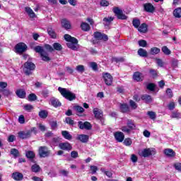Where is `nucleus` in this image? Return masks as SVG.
I'll use <instances>...</instances> for the list:
<instances>
[{"instance_id": "obj_61", "label": "nucleus", "mask_w": 181, "mask_h": 181, "mask_svg": "<svg viewBox=\"0 0 181 181\" xmlns=\"http://www.w3.org/2000/svg\"><path fill=\"white\" fill-rule=\"evenodd\" d=\"M168 110H170V111L175 110V102H170L168 105Z\"/></svg>"}, {"instance_id": "obj_59", "label": "nucleus", "mask_w": 181, "mask_h": 181, "mask_svg": "<svg viewBox=\"0 0 181 181\" xmlns=\"http://www.w3.org/2000/svg\"><path fill=\"white\" fill-rule=\"evenodd\" d=\"M166 94L169 98H172V97H173V92H172L171 88H168L166 90Z\"/></svg>"}, {"instance_id": "obj_31", "label": "nucleus", "mask_w": 181, "mask_h": 181, "mask_svg": "<svg viewBox=\"0 0 181 181\" xmlns=\"http://www.w3.org/2000/svg\"><path fill=\"white\" fill-rule=\"evenodd\" d=\"M60 142H62V138L60 137H54L52 140V144L54 146H59V145H60Z\"/></svg>"}, {"instance_id": "obj_46", "label": "nucleus", "mask_w": 181, "mask_h": 181, "mask_svg": "<svg viewBox=\"0 0 181 181\" xmlns=\"http://www.w3.org/2000/svg\"><path fill=\"white\" fill-rule=\"evenodd\" d=\"M89 66L93 71H97V70H98V65L95 62H90Z\"/></svg>"}, {"instance_id": "obj_7", "label": "nucleus", "mask_w": 181, "mask_h": 181, "mask_svg": "<svg viewBox=\"0 0 181 181\" xmlns=\"http://www.w3.org/2000/svg\"><path fill=\"white\" fill-rule=\"evenodd\" d=\"M156 153V151H155V148H145L139 153V155L140 156H143V158H148V156L155 155Z\"/></svg>"}, {"instance_id": "obj_63", "label": "nucleus", "mask_w": 181, "mask_h": 181, "mask_svg": "<svg viewBox=\"0 0 181 181\" xmlns=\"http://www.w3.org/2000/svg\"><path fill=\"white\" fill-rule=\"evenodd\" d=\"M71 158H74V159H76V158H78V153L76 151H74L71 153Z\"/></svg>"}, {"instance_id": "obj_53", "label": "nucleus", "mask_w": 181, "mask_h": 181, "mask_svg": "<svg viewBox=\"0 0 181 181\" xmlns=\"http://www.w3.org/2000/svg\"><path fill=\"white\" fill-rule=\"evenodd\" d=\"M129 105H130V107H132V108H133V110H136V108H138V105L136 104V103H135L132 100H130Z\"/></svg>"}, {"instance_id": "obj_43", "label": "nucleus", "mask_w": 181, "mask_h": 181, "mask_svg": "<svg viewBox=\"0 0 181 181\" xmlns=\"http://www.w3.org/2000/svg\"><path fill=\"white\" fill-rule=\"evenodd\" d=\"M25 155L28 159H33L36 156L35 152L32 151H27Z\"/></svg>"}, {"instance_id": "obj_29", "label": "nucleus", "mask_w": 181, "mask_h": 181, "mask_svg": "<svg viewBox=\"0 0 181 181\" xmlns=\"http://www.w3.org/2000/svg\"><path fill=\"white\" fill-rule=\"evenodd\" d=\"M137 53L141 57H148V52L144 48H139Z\"/></svg>"}, {"instance_id": "obj_39", "label": "nucleus", "mask_w": 181, "mask_h": 181, "mask_svg": "<svg viewBox=\"0 0 181 181\" xmlns=\"http://www.w3.org/2000/svg\"><path fill=\"white\" fill-rule=\"evenodd\" d=\"M127 127L128 128L132 131V129H135L136 126H135V124H134V122L131 119L127 120Z\"/></svg>"}, {"instance_id": "obj_21", "label": "nucleus", "mask_w": 181, "mask_h": 181, "mask_svg": "<svg viewBox=\"0 0 181 181\" xmlns=\"http://www.w3.org/2000/svg\"><path fill=\"white\" fill-rule=\"evenodd\" d=\"M141 100L146 103V104H149L153 101V99L152 98V96L148 95V94H144L142 95L141 97Z\"/></svg>"}, {"instance_id": "obj_19", "label": "nucleus", "mask_w": 181, "mask_h": 181, "mask_svg": "<svg viewBox=\"0 0 181 181\" xmlns=\"http://www.w3.org/2000/svg\"><path fill=\"white\" fill-rule=\"evenodd\" d=\"M13 179L16 181L23 180V174L19 172H15L12 174Z\"/></svg>"}, {"instance_id": "obj_15", "label": "nucleus", "mask_w": 181, "mask_h": 181, "mask_svg": "<svg viewBox=\"0 0 181 181\" xmlns=\"http://www.w3.org/2000/svg\"><path fill=\"white\" fill-rule=\"evenodd\" d=\"M144 8L146 12H149L150 13H153V12H155V6L151 3L144 4Z\"/></svg>"}, {"instance_id": "obj_23", "label": "nucleus", "mask_w": 181, "mask_h": 181, "mask_svg": "<svg viewBox=\"0 0 181 181\" xmlns=\"http://www.w3.org/2000/svg\"><path fill=\"white\" fill-rule=\"evenodd\" d=\"M25 11L26 13L28 15L29 18H36V13H35V12L33 11V10H32V8H30V7H25Z\"/></svg>"}, {"instance_id": "obj_2", "label": "nucleus", "mask_w": 181, "mask_h": 181, "mask_svg": "<svg viewBox=\"0 0 181 181\" xmlns=\"http://www.w3.org/2000/svg\"><path fill=\"white\" fill-rule=\"evenodd\" d=\"M34 50L36 53H39L43 62H50L51 59L50 57H49V52L45 50V48H43V47L37 45L34 47Z\"/></svg>"}, {"instance_id": "obj_51", "label": "nucleus", "mask_w": 181, "mask_h": 181, "mask_svg": "<svg viewBox=\"0 0 181 181\" xmlns=\"http://www.w3.org/2000/svg\"><path fill=\"white\" fill-rule=\"evenodd\" d=\"M138 43L139 46H140L141 47H146V45H148L145 40H141L139 41Z\"/></svg>"}, {"instance_id": "obj_58", "label": "nucleus", "mask_w": 181, "mask_h": 181, "mask_svg": "<svg viewBox=\"0 0 181 181\" xmlns=\"http://www.w3.org/2000/svg\"><path fill=\"white\" fill-rule=\"evenodd\" d=\"M24 110H25V111H28V112H30V111L33 110V106L32 105H24Z\"/></svg>"}, {"instance_id": "obj_5", "label": "nucleus", "mask_w": 181, "mask_h": 181, "mask_svg": "<svg viewBox=\"0 0 181 181\" xmlns=\"http://www.w3.org/2000/svg\"><path fill=\"white\" fill-rule=\"evenodd\" d=\"M52 46L53 47H52L49 44H47V45H45L44 47L45 50H47V52H53L54 50H57V52H60L63 50V46H62L60 43L54 42L52 45Z\"/></svg>"}, {"instance_id": "obj_40", "label": "nucleus", "mask_w": 181, "mask_h": 181, "mask_svg": "<svg viewBox=\"0 0 181 181\" xmlns=\"http://www.w3.org/2000/svg\"><path fill=\"white\" fill-rule=\"evenodd\" d=\"M74 110L78 114H83L84 112V108L80 105H76L74 107Z\"/></svg>"}, {"instance_id": "obj_30", "label": "nucleus", "mask_w": 181, "mask_h": 181, "mask_svg": "<svg viewBox=\"0 0 181 181\" xmlns=\"http://www.w3.org/2000/svg\"><path fill=\"white\" fill-rule=\"evenodd\" d=\"M139 32H141V33H146V32L148 30V25L146 23H143L138 28Z\"/></svg>"}, {"instance_id": "obj_3", "label": "nucleus", "mask_w": 181, "mask_h": 181, "mask_svg": "<svg viewBox=\"0 0 181 181\" xmlns=\"http://www.w3.org/2000/svg\"><path fill=\"white\" fill-rule=\"evenodd\" d=\"M58 91H59L61 95H62L64 98L69 100V101H73L74 100H76V94L73 93L67 88L59 87Z\"/></svg>"}, {"instance_id": "obj_27", "label": "nucleus", "mask_w": 181, "mask_h": 181, "mask_svg": "<svg viewBox=\"0 0 181 181\" xmlns=\"http://www.w3.org/2000/svg\"><path fill=\"white\" fill-rule=\"evenodd\" d=\"M119 108L121 112H128L129 111V106L127 103H120Z\"/></svg>"}, {"instance_id": "obj_60", "label": "nucleus", "mask_w": 181, "mask_h": 181, "mask_svg": "<svg viewBox=\"0 0 181 181\" xmlns=\"http://www.w3.org/2000/svg\"><path fill=\"white\" fill-rule=\"evenodd\" d=\"M124 60L125 59L122 57H120V58L112 57V62H116V63H118L119 62H124Z\"/></svg>"}, {"instance_id": "obj_35", "label": "nucleus", "mask_w": 181, "mask_h": 181, "mask_svg": "<svg viewBox=\"0 0 181 181\" xmlns=\"http://www.w3.org/2000/svg\"><path fill=\"white\" fill-rule=\"evenodd\" d=\"M170 118H175L176 119H180L181 114L179 112L173 111L172 112Z\"/></svg>"}, {"instance_id": "obj_28", "label": "nucleus", "mask_w": 181, "mask_h": 181, "mask_svg": "<svg viewBox=\"0 0 181 181\" xmlns=\"http://www.w3.org/2000/svg\"><path fill=\"white\" fill-rule=\"evenodd\" d=\"M62 135L65 139H67L68 141H71V139H73V136H71V134H70L68 131H62Z\"/></svg>"}, {"instance_id": "obj_36", "label": "nucleus", "mask_w": 181, "mask_h": 181, "mask_svg": "<svg viewBox=\"0 0 181 181\" xmlns=\"http://www.w3.org/2000/svg\"><path fill=\"white\" fill-rule=\"evenodd\" d=\"M175 18H181V8H177L173 11Z\"/></svg>"}, {"instance_id": "obj_14", "label": "nucleus", "mask_w": 181, "mask_h": 181, "mask_svg": "<svg viewBox=\"0 0 181 181\" xmlns=\"http://www.w3.org/2000/svg\"><path fill=\"white\" fill-rule=\"evenodd\" d=\"M59 148L62 149V151H71V149H73L71 144L69 142L60 143Z\"/></svg>"}, {"instance_id": "obj_45", "label": "nucleus", "mask_w": 181, "mask_h": 181, "mask_svg": "<svg viewBox=\"0 0 181 181\" xmlns=\"http://www.w3.org/2000/svg\"><path fill=\"white\" fill-rule=\"evenodd\" d=\"M147 115H148L151 119H153V120L156 119V113H155V112L153 111H148L147 112Z\"/></svg>"}, {"instance_id": "obj_44", "label": "nucleus", "mask_w": 181, "mask_h": 181, "mask_svg": "<svg viewBox=\"0 0 181 181\" xmlns=\"http://www.w3.org/2000/svg\"><path fill=\"white\" fill-rule=\"evenodd\" d=\"M151 54H158L160 53V49L158 47H152L150 51Z\"/></svg>"}, {"instance_id": "obj_26", "label": "nucleus", "mask_w": 181, "mask_h": 181, "mask_svg": "<svg viewBox=\"0 0 181 181\" xmlns=\"http://www.w3.org/2000/svg\"><path fill=\"white\" fill-rule=\"evenodd\" d=\"M112 21H114V17H105L103 18V25L105 26H110Z\"/></svg>"}, {"instance_id": "obj_18", "label": "nucleus", "mask_w": 181, "mask_h": 181, "mask_svg": "<svg viewBox=\"0 0 181 181\" xmlns=\"http://www.w3.org/2000/svg\"><path fill=\"white\" fill-rule=\"evenodd\" d=\"M47 32L52 39H56V37H57V34L52 26H49L47 29Z\"/></svg>"}, {"instance_id": "obj_41", "label": "nucleus", "mask_w": 181, "mask_h": 181, "mask_svg": "<svg viewBox=\"0 0 181 181\" xmlns=\"http://www.w3.org/2000/svg\"><path fill=\"white\" fill-rule=\"evenodd\" d=\"M31 170L35 173H37V172H40V166H39L37 164H34L31 167Z\"/></svg>"}, {"instance_id": "obj_57", "label": "nucleus", "mask_w": 181, "mask_h": 181, "mask_svg": "<svg viewBox=\"0 0 181 181\" xmlns=\"http://www.w3.org/2000/svg\"><path fill=\"white\" fill-rule=\"evenodd\" d=\"M156 64L159 67H163V61H162V59H158V58H156Z\"/></svg>"}, {"instance_id": "obj_13", "label": "nucleus", "mask_w": 181, "mask_h": 181, "mask_svg": "<svg viewBox=\"0 0 181 181\" xmlns=\"http://www.w3.org/2000/svg\"><path fill=\"white\" fill-rule=\"evenodd\" d=\"M103 78L106 86H111L112 84L113 78L109 73L103 74Z\"/></svg>"}, {"instance_id": "obj_54", "label": "nucleus", "mask_w": 181, "mask_h": 181, "mask_svg": "<svg viewBox=\"0 0 181 181\" xmlns=\"http://www.w3.org/2000/svg\"><path fill=\"white\" fill-rule=\"evenodd\" d=\"M149 73L153 77H158V71L153 69H151L149 70Z\"/></svg>"}, {"instance_id": "obj_38", "label": "nucleus", "mask_w": 181, "mask_h": 181, "mask_svg": "<svg viewBox=\"0 0 181 181\" xmlns=\"http://www.w3.org/2000/svg\"><path fill=\"white\" fill-rule=\"evenodd\" d=\"M133 79L136 81H142V79L141 78V73L135 72L133 75Z\"/></svg>"}, {"instance_id": "obj_6", "label": "nucleus", "mask_w": 181, "mask_h": 181, "mask_svg": "<svg viewBox=\"0 0 181 181\" xmlns=\"http://www.w3.org/2000/svg\"><path fill=\"white\" fill-rule=\"evenodd\" d=\"M38 155L40 158H47L50 155V150L46 146H40L38 148Z\"/></svg>"}, {"instance_id": "obj_8", "label": "nucleus", "mask_w": 181, "mask_h": 181, "mask_svg": "<svg viewBox=\"0 0 181 181\" xmlns=\"http://www.w3.org/2000/svg\"><path fill=\"white\" fill-rule=\"evenodd\" d=\"M113 12L116 16H117V18L122 21H126V19H128V16L124 14V12L118 7H115L113 8Z\"/></svg>"}, {"instance_id": "obj_50", "label": "nucleus", "mask_w": 181, "mask_h": 181, "mask_svg": "<svg viewBox=\"0 0 181 181\" xmlns=\"http://www.w3.org/2000/svg\"><path fill=\"white\" fill-rule=\"evenodd\" d=\"M76 70L78 71V73H84L85 69L83 65H78L76 67Z\"/></svg>"}, {"instance_id": "obj_34", "label": "nucleus", "mask_w": 181, "mask_h": 181, "mask_svg": "<svg viewBox=\"0 0 181 181\" xmlns=\"http://www.w3.org/2000/svg\"><path fill=\"white\" fill-rule=\"evenodd\" d=\"M38 115L40 118L46 119L49 115V112L47 110H41L39 112Z\"/></svg>"}, {"instance_id": "obj_4", "label": "nucleus", "mask_w": 181, "mask_h": 181, "mask_svg": "<svg viewBox=\"0 0 181 181\" xmlns=\"http://www.w3.org/2000/svg\"><path fill=\"white\" fill-rule=\"evenodd\" d=\"M35 69H36V65L33 62L28 61L24 64L23 71L26 76H30Z\"/></svg>"}, {"instance_id": "obj_17", "label": "nucleus", "mask_w": 181, "mask_h": 181, "mask_svg": "<svg viewBox=\"0 0 181 181\" xmlns=\"http://www.w3.org/2000/svg\"><path fill=\"white\" fill-rule=\"evenodd\" d=\"M89 139L90 136L87 134H78L77 136L78 141H80L82 144H87Z\"/></svg>"}, {"instance_id": "obj_1", "label": "nucleus", "mask_w": 181, "mask_h": 181, "mask_svg": "<svg viewBox=\"0 0 181 181\" xmlns=\"http://www.w3.org/2000/svg\"><path fill=\"white\" fill-rule=\"evenodd\" d=\"M64 40L68 42L66 46L71 50H78V40L69 34L64 36Z\"/></svg>"}, {"instance_id": "obj_32", "label": "nucleus", "mask_w": 181, "mask_h": 181, "mask_svg": "<svg viewBox=\"0 0 181 181\" xmlns=\"http://www.w3.org/2000/svg\"><path fill=\"white\" fill-rule=\"evenodd\" d=\"M16 95L19 98H25L26 97V92L24 90L20 89L16 91Z\"/></svg>"}, {"instance_id": "obj_25", "label": "nucleus", "mask_w": 181, "mask_h": 181, "mask_svg": "<svg viewBox=\"0 0 181 181\" xmlns=\"http://www.w3.org/2000/svg\"><path fill=\"white\" fill-rule=\"evenodd\" d=\"M93 114L95 117V118H97V119H100L101 122H103V112H100L98 110V109H94L93 110Z\"/></svg>"}, {"instance_id": "obj_37", "label": "nucleus", "mask_w": 181, "mask_h": 181, "mask_svg": "<svg viewBox=\"0 0 181 181\" xmlns=\"http://www.w3.org/2000/svg\"><path fill=\"white\" fill-rule=\"evenodd\" d=\"M10 153L15 158H18V156H19V151L16 148H11V151H10Z\"/></svg>"}, {"instance_id": "obj_64", "label": "nucleus", "mask_w": 181, "mask_h": 181, "mask_svg": "<svg viewBox=\"0 0 181 181\" xmlns=\"http://www.w3.org/2000/svg\"><path fill=\"white\" fill-rule=\"evenodd\" d=\"M174 168H175V169L177 170H180L181 172V163H177L174 164Z\"/></svg>"}, {"instance_id": "obj_12", "label": "nucleus", "mask_w": 181, "mask_h": 181, "mask_svg": "<svg viewBox=\"0 0 181 181\" xmlns=\"http://www.w3.org/2000/svg\"><path fill=\"white\" fill-rule=\"evenodd\" d=\"M78 127L80 128V129H88L90 130L91 128H93V126H91V124L88 122H83L81 121L78 122Z\"/></svg>"}, {"instance_id": "obj_42", "label": "nucleus", "mask_w": 181, "mask_h": 181, "mask_svg": "<svg viewBox=\"0 0 181 181\" xmlns=\"http://www.w3.org/2000/svg\"><path fill=\"white\" fill-rule=\"evenodd\" d=\"M132 25L136 28V29H138L141 25V21H139V19L134 18L132 21Z\"/></svg>"}, {"instance_id": "obj_62", "label": "nucleus", "mask_w": 181, "mask_h": 181, "mask_svg": "<svg viewBox=\"0 0 181 181\" xmlns=\"http://www.w3.org/2000/svg\"><path fill=\"white\" fill-rule=\"evenodd\" d=\"M0 91L3 93L4 95H10L11 94V91L8 89H1Z\"/></svg>"}, {"instance_id": "obj_20", "label": "nucleus", "mask_w": 181, "mask_h": 181, "mask_svg": "<svg viewBox=\"0 0 181 181\" xmlns=\"http://www.w3.org/2000/svg\"><path fill=\"white\" fill-rule=\"evenodd\" d=\"M115 138L117 142H122L125 138L124 133L117 132L115 133Z\"/></svg>"}, {"instance_id": "obj_9", "label": "nucleus", "mask_w": 181, "mask_h": 181, "mask_svg": "<svg viewBox=\"0 0 181 181\" xmlns=\"http://www.w3.org/2000/svg\"><path fill=\"white\" fill-rule=\"evenodd\" d=\"M27 49L28 46L23 42H20L16 45V53H18V54H22Z\"/></svg>"}, {"instance_id": "obj_16", "label": "nucleus", "mask_w": 181, "mask_h": 181, "mask_svg": "<svg viewBox=\"0 0 181 181\" xmlns=\"http://www.w3.org/2000/svg\"><path fill=\"white\" fill-rule=\"evenodd\" d=\"M163 153L168 156V158H175L176 153L172 148H165L163 151Z\"/></svg>"}, {"instance_id": "obj_47", "label": "nucleus", "mask_w": 181, "mask_h": 181, "mask_svg": "<svg viewBox=\"0 0 181 181\" xmlns=\"http://www.w3.org/2000/svg\"><path fill=\"white\" fill-rule=\"evenodd\" d=\"M123 144L126 146H131L132 145V140L130 138H127L124 139Z\"/></svg>"}, {"instance_id": "obj_55", "label": "nucleus", "mask_w": 181, "mask_h": 181, "mask_svg": "<svg viewBox=\"0 0 181 181\" xmlns=\"http://www.w3.org/2000/svg\"><path fill=\"white\" fill-rule=\"evenodd\" d=\"M155 83H148L147 85V90H149L150 91H155Z\"/></svg>"}, {"instance_id": "obj_22", "label": "nucleus", "mask_w": 181, "mask_h": 181, "mask_svg": "<svg viewBox=\"0 0 181 181\" xmlns=\"http://www.w3.org/2000/svg\"><path fill=\"white\" fill-rule=\"evenodd\" d=\"M61 25H62V28H64L66 30L71 28V24H70V21H69L66 19L62 20Z\"/></svg>"}, {"instance_id": "obj_56", "label": "nucleus", "mask_w": 181, "mask_h": 181, "mask_svg": "<svg viewBox=\"0 0 181 181\" xmlns=\"http://www.w3.org/2000/svg\"><path fill=\"white\" fill-rule=\"evenodd\" d=\"M65 122L69 124V125H74V120H72L71 117H66L65 119Z\"/></svg>"}, {"instance_id": "obj_33", "label": "nucleus", "mask_w": 181, "mask_h": 181, "mask_svg": "<svg viewBox=\"0 0 181 181\" xmlns=\"http://www.w3.org/2000/svg\"><path fill=\"white\" fill-rule=\"evenodd\" d=\"M81 28L83 32H88V30L90 29V25H88L87 23H82L81 24Z\"/></svg>"}, {"instance_id": "obj_48", "label": "nucleus", "mask_w": 181, "mask_h": 181, "mask_svg": "<svg viewBox=\"0 0 181 181\" xmlns=\"http://www.w3.org/2000/svg\"><path fill=\"white\" fill-rule=\"evenodd\" d=\"M37 100V96L35 93H31L28 95L29 101H36Z\"/></svg>"}, {"instance_id": "obj_11", "label": "nucleus", "mask_w": 181, "mask_h": 181, "mask_svg": "<svg viewBox=\"0 0 181 181\" xmlns=\"http://www.w3.org/2000/svg\"><path fill=\"white\" fill-rule=\"evenodd\" d=\"M93 36L95 39H97L98 40H104V42H107V40H108V35L100 32L94 33Z\"/></svg>"}, {"instance_id": "obj_52", "label": "nucleus", "mask_w": 181, "mask_h": 181, "mask_svg": "<svg viewBox=\"0 0 181 181\" xmlns=\"http://www.w3.org/2000/svg\"><path fill=\"white\" fill-rule=\"evenodd\" d=\"M121 130L122 131V132H124L125 134H130L131 133V129H129L128 127L127 126H124L121 128Z\"/></svg>"}, {"instance_id": "obj_49", "label": "nucleus", "mask_w": 181, "mask_h": 181, "mask_svg": "<svg viewBox=\"0 0 181 181\" xmlns=\"http://www.w3.org/2000/svg\"><path fill=\"white\" fill-rule=\"evenodd\" d=\"M162 52L164 53V54L167 55H169L171 53L170 49H169V48H168L166 46L162 47Z\"/></svg>"}, {"instance_id": "obj_24", "label": "nucleus", "mask_w": 181, "mask_h": 181, "mask_svg": "<svg viewBox=\"0 0 181 181\" xmlns=\"http://www.w3.org/2000/svg\"><path fill=\"white\" fill-rule=\"evenodd\" d=\"M50 103H51V105H53V107H55L62 106V103H60V101L58 100V99L56 98H51Z\"/></svg>"}, {"instance_id": "obj_10", "label": "nucleus", "mask_w": 181, "mask_h": 181, "mask_svg": "<svg viewBox=\"0 0 181 181\" xmlns=\"http://www.w3.org/2000/svg\"><path fill=\"white\" fill-rule=\"evenodd\" d=\"M32 136V131H21L18 132V138L21 139H28V138H30Z\"/></svg>"}]
</instances>
